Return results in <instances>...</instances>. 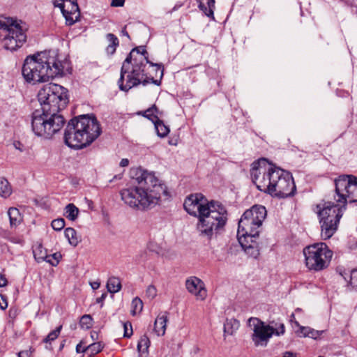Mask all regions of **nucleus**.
Masks as SVG:
<instances>
[{
    "label": "nucleus",
    "mask_w": 357,
    "mask_h": 357,
    "mask_svg": "<svg viewBox=\"0 0 357 357\" xmlns=\"http://www.w3.org/2000/svg\"><path fill=\"white\" fill-rule=\"evenodd\" d=\"M304 328H310L309 327H301L300 330H301V333L303 334V335L304 337H308V333H310V331H307V330H303Z\"/></svg>",
    "instance_id": "nucleus-49"
},
{
    "label": "nucleus",
    "mask_w": 357,
    "mask_h": 357,
    "mask_svg": "<svg viewBox=\"0 0 357 357\" xmlns=\"http://www.w3.org/2000/svg\"><path fill=\"white\" fill-rule=\"evenodd\" d=\"M64 234L69 243L74 247H76L81 241L80 238L77 236L76 230L72 227L66 228Z\"/></svg>",
    "instance_id": "nucleus-22"
},
{
    "label": "nucleus",
    "mask_w": 357,
    "mask_h": 357,
    "mask_svg": "<svg viewBox=\"0 0 357 357\" xmlns=\"http://www.w3.org/2000/svg\"><path fill=\"white\" fill-rule=\"evenodd\" d=\"M153 120L155 121L154 126L158 135L160 137H166L170 131L169 126L165 125L160 119Z\"/></svg>",
    "instance_id": "nucleus-26"
},
{
    "label": "nucleus",
    "mask_w": 357,
    "mask_h": 357,
    "mask_svg": "<svg viewBox=\"0 0 357 357\" xmlns=\"http://www.w3.org/2000/svg\"><path fill=\"white\" fill-rule=\"evenodd\" d=\"M50 258H47V262L50 263L52 266H56L58 265L61 255L59 252L54 253L53 255H48Z\"/></svg>",
    "instance_id": "nucleus-35"
},
{
    "label": "nucleus",
    "mask_w": 357,
    "mask_h": 357,
    "mask_svg": "<svg viewBox=\"0 0 357 357\" xmlns=\"http://www.w3.org/2000/svg\"><path fill=\"white\" fill-rule=\"evenodd\" d=\"M124 334L123 336L125 337H130L132 335V328L130 322L127 321L123 324Z\"/></svg>",
    "instance_id": "nucleus-37"
},
{
    "label": "nucleus",
    "mask_w": 357,
    "mask_h": 357,
    "mask_svg": "<svg viewBox=\"0 0 357 357\" xmlns=\"http://www.w3.org/2000/svg\"><path fill=\"white\" fill-rule=\"evenodd\" d=\"M10 227H16L22 221V217L20 211L15 207H10L8 211Z\"/></svg>",
    "instance_id": "nucleus-20"
},
{
    "label": "nucleus",
    "mask_w": 357,
    "mask_h": 357,
    "mask_svg": "<svg viewBox=\"0 0 357 357\" xmlns=\"http://www.w3.org/2000/svg\"><path fill=\"white\" fill-rule=\"evenodd\" d=\"M273 183L268 194L272 197L284 199L293 197L296 192V187L291 174L282 169L276 170L273 176Z\"/></svg>",
    "instance_id": "nucleus-13"
},
{
    "label": "nucleus",
    "mask_w": 357,
    "mask_h": 357,
    "mask_svg": "<svg viewBox=\"0 0 357 357\" xmlns=\"http://www.w3.org/2000/svg\"><path fill=\"white\" fill-rule=\"evenodd\" d=\"M67 89L61 85L50 83L38 93L41 110L32 114L31 128L34 134L45 139L52 138L63 127L66 121L59 112L68 102Z\"/></svg>",
    "instance_id": "nucleus-1"
},
{
    "label": "nucleus",
    "mask_w": 357,
    "mask_h": 357,
    "mask_svg": "<svg viewBox=\"0 0 357 357\" xmlns=\"http://www.w3.org/2000/svg\"><path fill=\"white\" fill-rule=\"evenodd\" d=\"M168 317L167 312L158 315L154 322L153 331L158 336H162L165 334Z\"/></svg>",
    "instance_id": "nucleus-18"
},
{
    "label": "nucleus",
    "mask_w": 357,
    "mask_h": 357,
    "mask_svg": "<svg viewBox=\"0 0 357 357\" xmlns=\"http://www.w3.org/2000/svg\"><path fill=\"white\" fill-rule=\"evenodd\" d=\"M139 47H140V48H139V52L141 54V53L143 52L142 48H143V49H145V48H144V47H142V46H140Z\"/></svg>",
    "instance_id": "nucleus-57"
},
{
    "label": "nucleus",
    "mask_w": 357,
    "mask_h": 357,
    "mask_svg": "<svg viewBox=\"0 0 357 357\" xmlns=\"http://www.w3.org/2000/svg\"><path fill=\"white\" fill-rule=\"evenodd\" d=\"M248 325L252 328L253 335L252 341L256 346H266L267 342L273 336V332L271 331L269 326H267L264 322L256 317H251L248 319Z\"/></svg>",
    "instance_id": "nucleus-14"
},
{
    "label": "nucleus",
    "mask_w": 357,
    "mask_h": 357,
    "mask_svg": "<svg viewBox=\"0 0 357 357\" xmlns=\"http://www.w3.org/2000/svg\"><path fill=\"white\" fill-rule=\"evenodd\" d=\"M151 108L153 109V113L155 114H157L158 117H159V116L162 115V112L159 111V109L157 108V107L155 105H153Z\"/></svg>",
    "instance_id": "nucleus-48"
},
{
    "label": "nucleus",
    "mask_w": 357,
    "mask_h": 357,
    "mask_svg": "<svg viewBox=\"0 0 357 357\" xmlns=\"http://www.w3.org/2000/svg\"><path fill=\"white\" fill-rule=\"evenodd\" d=\"M120 166L125 167L129 165V160L127 158H123L120 162Z\"/></svg>",
    "instance_id": "nucleus-47"
},
{
    "label": "nucleus",
    "mask_w": 357,
    "mask_h": 357,
    "mask_svg": "<svg viewBox=\"0 0 357 357\" xmlns=\"http://www.w3.org/2000/svg\"><path fill=\"white\" fill-rule=\"evenodd\" d=\"M60 3L55 7L59 8L66 24L73 25L79 17V8L77 0H59Z\"/></svg>",
    "instance_id": "nucleus-16"
},
{
    "label": "nucleus",
    "mask_w": 357,
    "mask_h": 357,
    "mask_svg": "<svg viewBox=\"0 0 357 357\" xmlns=\"http://www.w3.org/2000/svg\"><path fill=\"white\" fill-rule=\"evenodd\" d=\"M185 287L190 294L196 296L197 299L203 301L206 298L207 291L201 279L195 276L190 277L186 280Z\"/></svg>",
    "instance_id": "nucleus-17"
},
{
    "label": "nucleus",
    "mask_w": 357,
    "mask_h": 357,
    "mask_svg": "<svg viewBox=\"0 0 357 357\" xmlns=\"http://www.w3.org/2000/svg\"><path fill=\"white\" fill-rule=\"evenodd\" d=\"M282 357H296L295 355L290 351H286Z\"/></svg>",
    "instance_id": "nucleus-52"
},
{
    "label": "nucleus",
    "mask_w": 357,
    "mask_h": 357,
    "mask_svg": "<svg viewBox=\"0 0 357 357\" xmlns=\"http://www.w3.org/2000/svg\"><path fill=\"white\" fill-rule=\"evenodd\" d=\"M79 214L78 208L73 204H68L65 207L64 215L70 220L74 221Z\"/></svg>",
    "instance_id": "nucleus-27"
},
{
    "label": "nucleus",
    "mask_w": 357,
    "mask_h": 357,
    "mask_svg": "<svg viewBox=\"0 0 357 357\" xmlns=\"http://www.w3.org/2000/svg\"><path fill=\"white\" fill-rule=\"evenodd\" d=\"M7 279L5 275L2 273H0V287H3L7 285Z\"/></svg>",
    "instance_id": "nucleus-44"
},
{
    "label": "nucleus",
    "mask_w": 357,
    "mask_h": 357,
    "mask_svg": "<svg viewBox=\"0 0 357 357\" xmlns=\"http://www.w3.org/2000/svg\"><path fill=\"white\" fill-rule=\"evenodd\" d=\"M139 48H133L123 63L120 77L118 80L119 87L121 91H128L134 86L140 84L146 85L150 82L157 85L160 83V80L154 79L153 77H148L145 73V68L149 63L151 67L154 68L155 76H158L159 73V77L161 79L164 70L162 66L149 61L146 50L142 48L143 52L140 54Z\"/></svg>",
    "instance_id": "nucleus-3"
},
{
    "label": "nucleus",
    "mask_w": 357,
    "mask_h": 357,
    "mask_svg": "<svg viewBox=\"0 0 357 357\" xmlns=\"http://www.w3.org/2000/svg\"><path fill=\"white\" fill-rule=\"evenodd\" d=\"M266 215L264 206L255 205L244 212L238 222L237 231L238 242L244 251L254 258H257L259 255L257 238Z\"/></svg>",
    "instance_id": "nucleus-5"
},
{
    "label": "nucleus",
    "mask_w": 357,
    "mask_h": 357,
    "mask_svg": "<svg viewBox=\"0 0 357 357\" xmlns=\"http://www.w3.org/2000/svg\"><path fill=\"white\" fill-rule=\"evenodd\" d=\"M102 348V344H101V342H98L92 343L90 345L86 347L85 348L83 349L82 351L87 352L91 356H93L101 351Z\"/></svg>",
    "instance_id": "nucleus-29"
},
{
    "label": "nucleus",
    "mask_w": 357,
    "mask_h": 357,
    "mask_svg": "<svg viewBox=\"0 0 357 357\" xmlns=\"http://www.w3.org/2000/svg\"><path fill=\"white\" fill-rule=\"evenodd\" d=\"M121 174L115 175L114 176V178L109 181V182H112L114 179H121Z\"/></svg>",
    "instance_id": "nucleus-55"
},
{
    "label": "nucleus",
    "mask_w": 357,
    "mask_h": 357,
    "mask_svg": "<svg viewBox=\"0 0 357 357\" xmlns=\"http://www.w3.org/2000/svg\"><path fill=\"white\" fill-rule=\"evenodd\" d=\"M209 205L210 202L202 194L190 195L185 199L183 204L187 213L198 218L203 213V210Z\"/></svg>",
    "instance_id": "nucleus-15"
},
{
    "label": "nucleus",
    "mask_w": 357,
    "mask_h": 357,
    "mask_svg": "<svg viewBox=\"0 0 357 357\" xmlns=\"http://www.w3.org/2000/svg\"><path fill=\"white\" fill-rule=\"evenodd\" d=\"M31 351L29 350L21 351L18 353V357H31Z\"/></svg>",
    "instance_id": "nucleus-45"
},
{
    "label": "nucleus",
    "mask_w": 357,
    "mask_h": 357,
    "mask_svg": "<svg viewBox=\"0 0 357 357\" xmlns=\"http://www.w3.org/2000/svg\"><path fill=\"white\" fill-rule=\"evenodd\" d=\"M93 319L89 314L83 315L79 321V326L82 328L89 329L93 326Z\"/></svg>",
    "instance_id": "nucleus-32"
},
{
    "label": "nucleus",
    "mask_w": 357,
    "mask_h": 357,
    "mask_svg": "<svg viewBox=\"0 0 357 357\" xmlns=\"http://www.w3.org/2000/svg\"><path fill=\"white\" fill-rule=\"evenodd\" d=\"M107 288L109 292L112 294L119 292L121 289V282L117 277H110L107 282Z\"/></svg>",
    "instance_id": "nucleus-23"
},
{
    "label": "nucleus",
    "mask_w": 357,
    "mask_h": 357,
    "mask_svg": "<svg viewBox=\"0 0 357 357\" xmlns=\"http://www.w3.org/2000/svg\"><path fill=\"white\" fill-rule=\"evenodd\" d=\"M143 308V303L142 301L138 298H135L132 301V310L131 313L132 315H135L138 313H140Z\"/></svg>",
    "instance_id": "nucleus-31"
},
{
    "label": "nucleus",
    "mask_w": 357,
    "mask_h": 357,
    "mask_svg": "<svg viewBox=\"0 0 357 357\" xmlns=\"http://www.w3.org/2000/svg\"><path fill=\"white\" fill-rule=\"evenodd\" d=\"M51 225L53 229L61 231L65 227V220L63 218L55 219L52 222Z\"/></svg>",
    "instance_id": "nucleus-34"
},
{
    "label": "nucleus",
    "mask_w": 357,
    "mask_h": 357,
    "mask_svg": "<svg viewBox=\"0 0 357 357\" xmlns=\"http://www.w3.org/2000/svg\"><path fill=\"white\" fill-rule=\"evenodd\" d=\"M101 132L100 124L94 116H81L68 123L64 132V142L70 148L81 149L95 141Z\"/></svg>",
    "instance_id": "nucleus-6"
},
{
    "label": "nucleus",
    "mask_w": 357,
    "mask_h": 357,
    "mask_svg": "<svg viewBox=\"0 0 357 357\" xmlns=\"http://www.w3.org/2000/svg\"><path fill=\"white\" fill-rule=\"evenodd\" d=\"M66 64L58 59L57 51H43L28 56L22 73L27 82H46L51 78L63 75Z\"/></svg>",
    "instance_id": "nucleus-4"
},
{
    "label": "nucleus",
    "mask_w": 357,
    "mask_h": 357,
    "mask_svg": "<svg viewBox=\"0 0 357 357\" xmlns=\"http://www.w3.org/2000/svg\"><path fill=\"white\" fill-rule=\"evenodd\" d=\"M84 347H82L80 344H78L76 347V351L77 353H83L82 351Z\"/></svg>",
    "instance_id": "nucleus-53"
},
{
    "label": "nucleus",
    "mask_w": 357,
    "mask_h": 357,
    "mask_svg": "<svg viewBox=\"0 0 357 357\" xmlns=\"http://www.w3.org/2000/svg\"><path fill=\"white\" fill-rule=\"evenodd\" d=\"M8 307L6 298L4 296L0 295V308L5 310Z\"/></svg>",
    "instance_id": "nucleus-42"
},
{
    "label": "nucleus",
    "mask_w": 357,
    "mask_h": 357,
    "mask_svg": "<svg viewBox=\"0 0 357 357\" xmlns=\"http://www.w3.org/2000/svg\"><path fill=\"white\" fill-rule=\"evenodd\" d=\"M33 253L35 259L38 261H47V258H50L47 254V251L43 249L42 245H38L33 248Z\"/></svg>",
    "instance_id": "nucleus-28"
},
{
    "label": "nucleus",
    "mask_w": 357,
    "mask_h": 357,
    "mask_svg": "<svg viewBox=\"0 0 357 357\" xmlns=\"http://www.w3.org/2000/svg\"><path fill=\"white\" fill-rule=\"evenodd\" d=\"M61 328H62V326L61 325L59 327H57L55 330L50 332L47 335V337H45L43 339V342L46 344H47V343L50 344L52 341L55 340L58 337V336L60 334Z\"/></svg>",
    "instance_id": "nucleus-33"
},
{
    "label": "nucleus",
    "mask_w": 357,
    "mask_h": 357,
    "mask_svg": "<svg viewBox=\"0 0 357 357\" xmlns=\"http://www.w3.org/2000/svg\"><path fill=\"white\" fill-rule=\"evenodd\" d=\"M100 285V283L98 282H93V283H91V286L92 289H98Z\"/></svg>",
    "instance_id": "nucleus-50"
},
{
    "label": "nucleus",
    "mask_w": 357,
    "mask_h": 357,
    "mask_svg": "<svg viewBox=\"0 0 357 357\" xmlns=\"http://www.w3.org/2000/svg\"><path fill=\"white\" fill-rule=\"evenodd\" d=\"M26 40L25 31L17 20L10 17L0 20V42L5 49L16 50Z\"/></svg>",
    "instance_id": "nucleus-9"
},
{
    "label": "nucleus",
    "mask_w": 357,
    "mask_h": 357,
    "mask_svg": "<svg viewBox=\"0 0 357 357\" xmlns=\"http://www.w3.org/2000/svg\"><path fill=\"white\" fill-rule=\"evenodd\" d=\"M227 221V213L220 204L210 202V205L203 210L198 218L197 229L202 236L211 239L214 233L222 229Z\"/></svg>",
    "instance_id": "nucleus-7"
},
{
    "label": "nucleus",
    "mask_w": 357,
    "mask_h": 357,
    "mask_svg": "<svg viewBox=\"0 0 357 357\" xmlns=\"http://www.w3.org/2000/svg\"><path fill=\"white\" fill-rule=\"evenodd\" d=\"M125 3V0H112L111 6L113 7L123 6Z\"/></svg>",
    "instance_id": "nucleus-43"
},
{
    "label": "nucleus",
    "mask_w": 357,
    "mask_h": 357,
    "mask_svg": "<svg viewBox=\"0 0 357 357\" xmlns=\"http://www.w3.org/2000/svg\"><path fill=\"white\" fill-rule=\"evenodd\" d=\"M106 38L109 43L106 48V52L108 54L112 55L116 52V47L119 46V39L113 33H107L106 35Z\"/></svg>",
    "instance_id": "nucleus-24"
},
{
    "label": "nucleus",
    "mask_w": 357,
    "mask_h": 357,
    "mask_svg": "<svg viewBox=\"0 0 357 357\" xmlns=\"http://www.w3.org/2000/svg\"><path fill=\"white\" fill-rule=\"evenodd\" d=\"M142 114L144 117L150 119L153 123H155V121L153 119H159L158 115L153 113V109H151V107L147 109Z\"/></svg>",
    "instance_id": "nucleus-36"
},
{
    "label": "nucleus",
    "mask_w": 357,
    "mask_h": 357,
    "mask_svg": "<svg viewBox=\"0 0 357 357\" xmlns=\"http://www.w3.org/2000/svg\"><path fill=\"white\" fill-rule=\"evenodd\" d=\"M279 167L266 163V160L262 158L252 164L250 175L252 182L258 190L268 194L273 183V176Z\"/></svg>",
    "instance_id": "nucleus-11"
},
{
    "label": "nucleus",
    "mask_w": 357,
    "mask_h": 357,
    "mask_svg": "<svg viewBox=\"0 0 357 357\" xmlns=\"http://www.w3.org/2000/svg\"><path fill=\"white\" fill-rule=\"evenodd\" d=\"M321 227V236L324 240L331 238L338 228L339 222L347 209L341 203L325 202L317 206Z\"/></svg>",
    "instance_id": "nucleus-8"
},
{
    "label": "nucleus",
    "mask_w": 357,
    "mask_h": 357,
    "mask_svg": "<svg viewBox=\"0 0 357 357\" xmlns=\"http://www.w3.org/2000/svg\"><path fill=\"white\" fill-rule=\"evenodd\" d=\"M13 145L16 149H18L20 151H24V145L19 141H15L13 143Z\"/></svg>",
    "instance_id": "nucleus-46"
},
{
    "label": "nucleus",
    "mask_w": 357,
    "mask_h": 357,
    "mask_svg": "<svg viewBox=\"0 0 357 357\" xmlns=\"http://www.w3.org/2000/svg\"><path fill=\"white\" fill-rule=\"evenodd\" d=\"M199 8L207 17L213 18V10L215 9V0H197Z\"/></svg>",
    "instance_id": "nucleus-19"
},
{
    "label": "nucleus",
    "mask_w": 357,
    "mask_h": 357,
    "mask_svg": "<svg viewBox=\"0 0 357 357\" xmlns=\"http://www.w3.org/2000/svg\"><path fill=\"white\" fill-rule=\"evenodd\" d=\"M305 265L309 270L320 271L326 268L333 257V252L325 243H317L303 249Z\"/></svg>",
    "instance_id": "nucleus-10"
},
{
    "label": "nucleus",
    "mask_w": 357,
    "mask_h": 357,
    "mask_svg": "<svg viewBox=\"0 0 357 357\" xmlns=\"http://www.w3.org/2000/svg\"><path fill=\"white\" fill-rule=\"evenodd\" d=\"M11 194V188L6 179H0V195L3 197H8Z\"/></svg>",
    "instance_id": "nucleus-30"
},
{
    "label": "nucleus",
    "mask_w": 357,
    "mask_h": 357,
    "mask_svg": "<svg viewBox=\"0 0 357 357\" xmlns=\"http://www.w3.org/2000/svg\"><path fill=\"white\" fill-rule=\"evenodd\" d=\"M107 296V294H102V296L96 299L97 303H101L102 302Z\"/></svg>",
    "instance_id": "nucleus-51"
},
{
    "label": "nucleus",
    "mask_w": 357,
    "mask_h": 357,
    "mask_svg": "<svg viewBox=\"0 0 357 357\" xmlns=\"http://www.w3.org/2000/svg\"><path fill=\"white\" fill-rule=\"evenodd\" d=\"M271 328V331L273 332V335L277 336L282 335L285 332L284 325L282 322L273 320L266 325Z\"/></svg>",
    "instance_id": "nucleus-25"
},
{
    "label": "nucleus",
    "mask_w": 357,
    "mask_h": 357,
    "mask_svg": "<svg viewBox=\"0 0 357 357\" xmlns=\"http://www.w3.org/2000/svg\"><path fill=\"white\" fill-rule=\"evenodd\" d=\"M121 33H122V35L127 36L128 38H130L129 34L126 31V26L122 29Z\"/></svg>",
    "instance_id": "nucleus-54"
},
{
    "label": "nucleus",
    "mask_w": 357,
    "mask_h": 357,
    "mask_svg": "<svg viewBox=\"0 0 357 357\" xmlns=\"http://www.w3.org/2000/svg\"><path fill=\"white\" fill-rule=\"evenodd\" d=\"M156 295L157 289L155 287L154 285H149L146 290V296L148 298L153 299L156 296Z\"/></svg>",
    "instance_id": "nucleus-38"
},
{
    "label": "nucleus",
    "mask_w": 357,
    "mask_h": 357,
    "mask_svg": "<svg viewBox=\"0 0 357 357\" xmlns=\"http://www.w3.org/2000/svg\"><path fill=\"white\" fill-rule=\"evenodd\" d=\"M303 330H307L310 331V333H308V337H311L313 339H317L319 337L321 332H319V331L314 330L312 328H304Z\"/></svg>",
    "instance_id": "nucleus-40"
},
{
    "label": "nucleus",
    "mask_w": 357,
    "mask_h": 357,
    "mask_svg": "<svg viewBox=\"0 0 357 357\" xmlns=\"http://www.w3.org/2000/svg\"><path fill=\"white\" fill-rule=\"evenodd\" d=\"M52 3H53L54 6H56V5H58L59 3H60V1L59 0H52Z\"/></svg>",
    "instance_id": "nucleus-56"
},
{
    "label": "nucleus",
    "mask_w": 357,
    "mask_h": 357,
    "mask_svg": "<svg viewBox=\"0 0 357 357\" xmlns=\"http://www.w3.org/2000/svg\"><path fill=\"white\" fill-rule=\"evenodd\" d=\"M224 332L225 333H227L228 335H232L233 334V329L231 326V321H227V322L224 325Z\"/></svg>",
    "instance_id": "nucleus-41"
},
{
    "label": "nucleus",
    "mask_w": 357,
    "mask_h": 357,
    "mask_svg": "<svg viewBox=\"0 0 357 357\" xmlns=\"http://www.w3.org/2000/svg\"><path fill=\"white\" fill-rule=\"evenodd\" d=\"M234 322H235L238 325V322L236 321V320H234Z\"/></svg>",
    "instance_id": "nucleus-58"
},
{
    "label": "nucleus",
    "mask_w": 357,
    "mask_h": 357,
    "mask_svg": "<svg viewBox=\"0 0 357 357\" xmlns=\"http://www.w3.org/2000/svg\"><path fill=\"white\" fill-rule=\"evenodd\" d=\"M349 282L353 287H357V269L351 271Z\"/></svg>",
    "instance_id": "nucleus-39"
},
{
    "label": "nucleus",
    "mask_w": 357,
    "mask_h": 357,
    "mask_svg": "<svg viewBox=\"0 0 357 357\" xmlns=\"http://www.w3.org/2000/svg\"><path fill=\"white\" fill-rule=\"evenodd\" d=\"M335 193L334 199L347 208V204L357 202V177L353 175H341L335 179Z\"/></svg>",
    "instance_id": "nucleus-12"
},
{
    "label": "nucleus",
    "mask_w": 357,
    "mask_h": 357,
    "mask_svg": "<svg viewBox=\"0 0 357 357\" xmlns=\"http://www.w3.org/2000/svg\"><path fill=\"white\" fill-rule=\"evenodd\" d=\"M150 343L149 338L146 335H143L140 337L137 344L139 357H146L148 356Z\"/></svg>",
    "instance_id": "nucleus-21"
},
{
    "label": "nucleus",
    "mask_w": 357,
    "mask_h": 357,
    "mask_svg": "<svg viewBox=\"0 0 357 357\" xmlns=\"http://www.w3.org/2000/svg\"><path fill=\"white\" fill-rule=\"evenodd\" d=\"M134 172L139 186L121 190V199L126 204L143 210L158 204L162 196L168 197L167 187L153 174L142 168H137Z\"/></svg>",
    "instance_id": "nucleus-2"
}]
</instances>
